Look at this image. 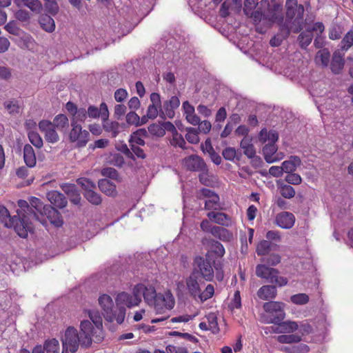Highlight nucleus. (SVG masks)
Returning a JSON list of instances; mask_svg holds the SVG:
<instances>
[{"label":"nucleus","instance_id":"1","mask_svg":"<svg viewBox=\"0 0 353 353\" xmlns=\"http://www.w3.org/2000/svg\"><path fill=\"white\" fill-rule=\"evenodd\" d=\"M19 209L17 210V215L20 219L19 225H16V232L21 238H26L28 232H33L32 221H41L39 214L32 210L29 203L23 199L17 201Z\"/></svg>","mask_w":353,"mask_h":353},{"label":"nucleus","instance_id":"2","mask_svg":"<svg viewBox=\"0 0 353 353\" xmlns=\"http://www.w3.org/2000/svg\"><path fill=\"white\" fill-rule=\"evenodd\" d=\"M99 303L102 309V314L108 322L112 323L114 320L118 324L124 321L126 309L123 306L114 307L112 298L108 294H103L99 298Z\"/></svg>","mask_w":353,"mask_h":353},{"label":"nucleus","instance_id":"3","mask_svg":"<svg viewBox=\"0 0 353 353\" xmlns=\"http://www.w3.org/2000/svg\"><path fill=\"white\" fill-rule=\"evenodd\" d=\"M204 280L199 277L196 270H192L190 275L185 279V284L183 281L177 283V290H181V288H185L188 294L193 299H196L200 294L201 286L203 285Z\"/></svg>","mask_w":353,"mask_h":353},{"label":"nucleus","instance_id":"4","mask_svg":"<svg viewBox=\"0 0 353 353\" xmlns=\"http://www.w3.org/2000/svg\"><path fill=\"white\" fill-rule=\"evenodd\" d=\"M192 270H196L199 277L206 281H212L214 279V270L208 256L205 258L196 256L194 260V268Z\"/></svg>","mask_w":353,"mask_h":353},{"label":"nucleus","instance_id":"5","mask_svg":"<svg viewBox=\"0 0 353 353\" xmlns=\"http://www.w3.org/2000/svg\"><path fill=\"white\" fill-rule=\"evenodd\" d=\"M63 351L62 353H68V350L71 352H77L79 345H81V337L77 333V330L73 327H69L65 332V334L61 338Z\"/></svg>","mask_w":353,"mask_h":353},{"label":"nucleus","instance_id":"6","mask_svg":"<svg viewBox=\"0 0 353 353\" xmlns=\"http://www.w3.org/2000/svg\"><path fill=\"white\" fill-rule=\"evenodd\" d=\"M285 8L287 21L293 23H300L303 21L304 7L298 4L297 0H286Z\"/></svg>","mask_w":353,"mask_h":353},{"label":"nucleus","instance_id":"7","mask_svg":"<svg viewBox=\"0 0 353 353\" xmlns=\"http://www.w3.org/2000/svg\"><path fill=\"white\" fill-rule=\"evenodd\" d=\"M182 165L190 172H200L206 170L207 165L204 159L197 154H191L182 160Z\"/></svg>","mask_w":353,"mask_h":353},{"label":"nucleus","instance_id":"8","mask_svg":"<svg viewBox=\"0 0 353 353\" xmlns=\"http://www.w3.org/2000/svg\"><path fill=\"white\" fill-rule=\"evenodd\" d=\"M39 216V219L43 225L45 224L46 221L43 220V216H46L49 221L57 228L61 227L63 221L61 213L51 205H46Z\"/></svg>","mask_w":353,"mask_h":353},{"label":"nucleus","instance_id":"9","mask_svg":"<svg viewBox=\"0 0 353 353\" xmlns=\"http://www.w3.org/2000/svg\"><path fill=\"white\" fill-rule=\"evenodd\" d=\"M134 291L136 296L141 299L143 297L145 302L149 305L155 302V298L158 294L154 286L145 285L143 283H138L134 285Z\"/></svg>","mask_w":353,"mask_h":353},{"label":"nucleus","instance_id":"10","mask_svg":"<svg viewBox=\"0 0 353 353\" xmlns=\"http://www.w3.org/2000/svg\"><path fill=\"white\" fill-rule=\"evenodd\" d=\"M40 131L44 134L46 141L50 143H55L59 141V136L53 126L52 122L48 120H41L39 123Z\"/></svg>","mask_w":353,"mask_h":353},{"label":"nucleus","instance_id":"11","mask_svg":"<svg viewBox=\"0 0 353 353\" xmlns=\"http://www.w3.org/2000/svg\"><path fill=\"white\" fill-rule=\"evenodd\" d=\"M141 302V299L136 296L134 287L132 290V294L125 292H122L116 297L117 306H126L132 307L138 305Z\"/></svg>","mask_w":353,"mask_h":353},{"label":"nucleus","instance_id":"12","mask_svg":"<svg viewBox=\"0 0 353 353\" xmlns=\"http://www.w3.org/2000/svg\"><path fill=\"white\" fill-rule=\"evenodd\" d=\"M81 345L88 347L92 343V338L94 336L95 329L88 320L82 321L80 325Z\"/></svg>","mask_w":353,"mask_h":353},{"label":"nucleus","instance_id":"13","mask_svg":"<svg viewBox=\"0 0 353 353\" xmlns=\"http://www.w3.org/2000/svg\"><path fill=\"white\" fill-rule=\"evenodd\" d=\"M61 188L68 196L72 203L77 205H80L81 197L76 185L72 183H63L61 185Z\"/></svg>","mask_w":353,"mask_h":353},{"label":"nucleus","instance_id":"14","mask_svg":"<svg viewBox=\"0 0 353 353\" xmlns=\"http://www.w3.org/2000/svg\"><path fill=\"white\" fill-rule=\"evenodd\" d=\"M46 197L54 208L63 209L68 204V200L64 194L57 190L48 192L46 194Z\"/></svg>","mask_w":353,"mask_h":353},{"label":"nucleus","instance_id":"15","mask_svg":"<svg viewBox=\"0 0 353 353\" xmlns=\"http://www.w3.org/2000/svg\"><path fill=\"white\" fill-rule=\"evenodd\" d=\"M0 219L4 223L7 228H14L16 231V225H19L20 219L16 215L10 216L8 210L3 205H0Z\"/></svg>","mask_w":353,"mask_h":353},{"label":"nucleus","instance_id":"16","mask_svg":"<svg viewBox=\"0 0 353 353\" xmlns=\"http://www.w3.org/2000/svg\"><path fill=\"white\" fill-rule=\"evenodd\" d=\"M180 105V100L178 97L172 96L170 99L163 102L162 108L165 113V117L173 119L175 116V110Z\"/></svg>","mask_w":353,"mask_h":353},{"label":"nucleus","instance_id":"17","mask_svg":"<svg viewBox=\"0 0 353 353\" xmlns=\"http://www.w3.org/2000/svg\"><path fill=\"white\" fill-rule=\"evenodd\" d=\"M295 222L294 214L289 212H282L276 216V224L283 229H290Z\"/></svg>","mask_w":353,"mask_h":353},{"label":"nucleus","instance_id":"18","mask_svg":"<svg viewBox=\"0 0 353 353\" xmlns=\"http://www.w3.org/2000/svg\"><path fill=\"white\" fill-rule=\"evenodd\" d=\"M279 274V271L273 268H270L265 264H259L256 267V275L258 277L267 279L270 283L273 278Z\"/></svg>","mask_w":353,"mask_h":353},{"label":"nucleus","instance_id":"19","mask_svg":"<svg viewBox=\"0 0 353 353\" xmlns=\"http://www.w3.org/2000/svg\"><path fill=\"white\" fill-rule=\"evenodd\" d=\"M279 274V271L273 268H270L265 264H259L256 267V275L258 277L267 279L270 283L273 278Z\"/></svg>","mask_w":353,"mask_h":353},{"label":"nucleus","instance_id":"20","mask_svg":"<svg viewBox=\"0 0 353 353\" xmlns=\"http://www.w3.org/2000/svg\"><path fill=\"white\" fill-rule=\"evenodd\" d=\"M344 55L345 52L339 49L333 53L330 68L334 74H339L343 69L345 64Z\"/></svg>","mask_w":353,"mask_h":353},{"label":"nucleus","instance_id":"21","mask_svg":"<svg viewBox=\"0 0 353 353\" xmlns=\"http://www.w3.org/2000/svg\"><path fill=\"white\" fill-rule=\"evenodd\" d=\"M99 190L104 194L110 196L117 195L116 185L107 179H101L98 182Z\"/></svg>","mask_w":353,"mask_h":353},{"label":"nucleus","instance_id":"22","mask_svg":"<svg viewBox=\"0 0 353 353\" xmlns=\"http://www.w3.org/2000/svg\"><path fill=\"white\" fill-rule=\"evenodd\" d=\"M277 290L274 285H263L257 291V296L262 300L273 299L276 296Z\"/></svg>","mask_w":353,"mask_h":353},{"label":"nucleus","instance_id":"23","mask_svg":"<svg viewBox=\"0 0 353 353\" xmlns=\"http://www.w3.org/2000/svg\"><path fill=\"white\" fill-rule=\"evenodd\" d=\"M14 4L19 7L26 6L35 13H40L43 9L39 0H14Z\"/></svg>","mask_w":353,"mask_h":353},{"label":"nucleus","instance_id":"24","mask_svg":"<svg viewBox=\"0 0 353 353\" xmlns=\"http://www.w3.org/2000/svg\"><path fill=\"white\" fill-rule=\"evenodd\" d=\"M301 164V159L298 156H291L290 159L282 163L281 168L283 172L287 174L296 171L297 167Z\"/></svg>","mask_w":353,"mask_h":353},{"label":"nucleus","instance_id":"25","mask_svg":"<svg viewBox=\"0 0 353 353\" xmlns=\"http://www.w3.org/2000/svg\"><path fill=\"white\" fill-rule=\"evenodd\" d=\"M23 160L28 168H32L36 165L35 152L30 144H26L23 147Z\"/></svg>","mask_w":353,"mask_h":353},{"label":"nucleus","instance_id":"26","mask_svg":"<svg viewBox=\"0 0 353 353\" xmlns=\"http://www.w3.org/2000/svg\"><path fill=\"white\" fill-rule=\"evenodd\" d=\"M211 234L222 241L229 242L233 239V234L231 232L225 228L220 226H213Z\"/></svg>","mask_w":353,"mask_h":353},{"label":"nucleus","instance_id":"27","mask_svg":"<svg viewBox=\"0 0 353 353\" xmlns=\"http://www.w3.org/2000/svg\"><path fill=\"white\" fill-rule=\"evenodd\" d=\"M41 28L47 32H52L55 30V22L51 16L44 14L39 18Z\"/></svg>","mask_w":353,"mask_h":353},{"label":"nucleus","instance_id":"28","mask_svg":"<svg viewBox=\"0 0 353 353\" xmlns=\"http://www.w3.org/2000/svg\"><path fill=\"white\" fill-rule=\"evenodd\" d=\"M263 154L265 161L268 163H272L276 161L278 159L274 157V154L277 151V146L274 143L265 144L263 148Z\"/></svg>","mask_w":353,"mask_h":353},{"label":"nucleus","instance_id":"29","mask_svg":"<svg viewBox=\"0 0 353 353\" xmlns=\"http://www.w3.org/2000/svg\"><path fill=\"white\" fill-rule=\"evenodd\" d=\"M313 32L311 30H306L299 35L298 41L299 46L302 49H306L307 47L311 43L313 39Z\"/></svg>","mask_w":353,"mask_h":353},{"label":"nucleus","instance_id":"30","mask_svg":"<svg viewBox=\"0 0 353 353\" xmlns=\"http://www.w3.org/2000/svg\"><path fill=\"white\" fill-rule=\"evenodd\" d=\"M150 305H153L157 312H161L163 308L171 309L174 305V302L171 305H168L167 300L165 299L163 294L159 293L156 298L155 302L152 303Z\"/></svg>","mask_w":353,"mask_h":353},{"label":"nucleus","instance_id":"31","mask_svg":"<svg viewBox=\"0 0 353 353\" xmlns=\"http://www.w3.org/2000/svg\"><path fill=\"white\" fill-rule=\"evenodd\" d=\"M52 124L59 130L63 131L69 126V121L65 114H59L54 117Z\"/></svg>","mask_w":353,"mask_h":353},{"label":"nucleus","instance_id":"32","mask_svg":"<svg viewBox=\"0 0 353 353\" xmlns=\"http://www.w3.org/2000/svg\"><path fill=\"white\" fill-rule=\"evenodd\" d=\"M353 46V30L348 31L339 45V50L346 52Z\"/></svg>","mask_w":353,"mask_h":353},{"label":"nucleus","instance_id":"33","mask_svg":"<svg viewBox=\"0 0 353 353\" xmlns=\"http://www.w3.org/2000/svg\"><path fill=\"white\" fill-rule=\"evenodd\" d=\"M279 326L280 330L277 331L278 333H293L299 329V324L292 321H283Z\"/></svg>","mask_w":353,"mask_h":353},{"label":"nucleus","instance_id":"34","mask_svg":"<svg viewBox=\"0 0 353 353\" xmlns=\"http://www.w3.org/2000/svg\"><path fill=\"white\" fill-rule=\"evenodd\" d=\"M301 340V336L296 334H282L277 336V341L280 343H299Z\"/></svg>","mask_w":353,"mask_h":353},{"label":"nucleus","instance_id":"35","mask_svg":"<svg viewBox=\"0 0 353 353\" xmlns=\"http://www.w3.org/2000/svg\"><path fill=\"white\" fill-rule=\"evenodd\" d=\"M103 128L105 132H111L112 137H116L119 132V123L117 121H110L108 119L103 120Z\"/></svg>","mask_w":353,"mask_h":353},{"label":"nucleus","instance_id":"36","mask_svg":"<svg viewBox=\"0 0 353 353\" xmlns=\"http://www.w3.org/2000/svg\"><path fill=\"white\" fill-rule=\"evenodd\" d=\"M46 353H59V343L56 339L46 340L43 347Z\"/></svg>","mask_w":353,"mask_h":353},{"label":"nucleus","instance_id":"37","mask_svg":"<svg viewBox=\"0 0 353 353\" xmlns=\"http://www.w3.org/2000/svg\"><path fill=\"white\" fill-rule=\"evenodd\" d=\"M83 196L88 202L93 205H98L101 203V197L99 194L94 191V190L84 192Z\"/></svg>","mask_w":353,"mask_h":353},{"label":"nucleus","instance_id":"38","mask_svg":"<svg viewBox=\"0 0 353 353\" xmlns=\"http://www.w3.org/2000/svg\"><path fill=\"white\" fill-rule=\"evenodd\" d=\"M77 183L81 187L84 192L95 190L97 188L95 183L88 178H79L77 180Z\"/></svg>","mask_w":353,"mask_h":353},{"label":"nucleus","instance_id":"39","mask_svg":"<svg viewBox=\"0 0 353 353\" xmlns=\"http://www.w3.org/2000/svg\"><path fill=\"white\" fill-rule=\"evenodd\" d=\"M88 316L90 320L96 326L97 330H101L103 327L102 317L100 312L98 310H93L88 311Z\"/></svg>","mask_w":353,"mask_h":353},{"label":"nucleus","instance_id":"40","mask_svg":"<svg viewBox=\"0 0 353 353\" xmlns=\"http://www.w3.org/2000/svg\"><path fill=\"white\" fill-rule=\"evenodd\" d=\"M281 257L277 254L265 255L261 259L262 262L268 266H275L281 262Z\"/></svg>","mask_w":353,"mask_h":353},{"label":"nucleus","instance_id":"41","mask_svg":"<svg viewBox=\"0 0 353 353\" xmlns=\"http://www.w3.org/2000/svg\"><path fill=\"white\" fill-rule=\"evenodd\" d=\"M186 132L185 139L189 143L196 144L199 141L198 129L189 127L186 128Z\"/></svg>","mask_w":353,"mask_h":353},{"label":"nucleus","instance_id":"42","mask_svg":"<svg viewBox=\"0 0 353 353\" xmlns=\"http://www.w3.org/2000/svg\"><path fill=\"white\" fill-rule=\"evenodd\" d=\"M264 310L270 314H274L281 308L283 307V303L277 301L266 302L263 304Z\"/></svg>","mask_w":353,"mask_h":353},{"label":"nucleus","instance_id":"43","mask_svg":"<svg viewBox=\"0 0 353 353\" xmlns=\"http://www.w3.org/2000/svg\"><path fill=\"white\" fill-rule=\"evenodd\" d=\"M292 22H289L286 19L282 23L278 24L279 26V32L277 34L281 35V38L287 39L291 32V28L290 27V24Z\"/></svg>","mask_w":353,"mask_h":353},{"label":"nucleus","instance_id":"44","mask_svg":"<svg viewBox=\"0 0 353 353\" xmlns=\"http://www.w3.org/2000/svg\"><path fill=\"white\" fill-rule=\"evenodd\" d=\"M3 105L10 114H18L19 112L20 106L17 100L12 99L6 101L4 102Z\"/></svg>","mask_w":353,"mask_h":353},{"label":"nucleus","instance_id":"45","mask_svg":"<svg viewBox=\"0 0 353 353\" xmlns=\"http://www.w3.org/2000/svg\"><path fill=\"white\" fill-rule=\"evenodd\" d=\"M151 105L159 106L160 112V117L165 119V113L162 108L161 96L157 92H152L150 96Z\"/></svg>","mask_w":353,"mask_h":353},{"label":"nucleus","instance_id":"46","mask_svg":"<svg viewBox=\"0 0 353 353\" xmlns=\"http://www.w3.org/2000/svg\"><path fill=\"white\" fill-rule=\"evenodd\" d=\"M270 241L268 240H262L257 245L256 253L259 256H265L270 251Z\"/></svg>","mask_w":353,"mask_h":353},{"label":"nucleus","instance_id":"47","mask_svg":"<svg viewBox=\"0 0 353 353\" xmlns=\"http://www.w3.org/2000/svg\"><path fill=\"white\" fill-rule=\"evenodd\" d=\"M214 293V286L211 284H208L205 290L202 292L200 291V294L198 295L197 298L201 301L204 302L206 300L210 299L212 297Z\"/></svg>","mask_w":353,"mask_h":353},{"label":"nucleus","instance_id":"48","mask_svg":"<svg viewBox=\"0 0 353 353\" xmlns=\"http://www.w3.org/2000/svg\"><path fill=\"white\" fill-rule=\"evenodd\" d=\"M222 155L227 161H234L235 159L237 161L240 160V157H237V152L234 148L227 147L222 151Z\"/></svg>","mask_w":353,"mask_h":353},{"label":"nucleus","instance_id":"49","mask_svg":"<svg viewBox=\"0 0 353 353\" xmlns=\"http://www.w3.org/2000/svg\"><path fill=\"white\" fill-rule=\"evenodd\" d=\"M28 139L30 143L36 148L40 149L43 147V143L41 136L37 132L31 131L28 133Z\"/></svg>","mask_w":353,"mask_h":353},{"label":"nucleus","instance_id":"50","mask_svg":"<svg viewBox=\"0 0 353 353\" xmlns=\"http://www.w3.org/2000/svg\"><path fill=\"white\" fill-rule=\"evenodd\" d=\"M211 250L219 257L223 256L225 254V248L223 245L219 241L210 239V240Z\"/></svg>","mask_w":353,"mask_h":353},{"label":"nucleus","instance_id":"51","mask_svg":"<svg viewBox=\"0 0 353 353\" xmlns=\"http://www.w3.org/2000/svg\"><path fill=\"white\" fill-rule=\"evenodd\" d=\"M29 205L38 214H40L46 206V205H44L39 199L34 196H32L30 198Z\"/></svg>","mask_w":353,"mask_h":353},{"label":"nucleus","instance_id":"52","mask_svg":"<svg viewBox=\"0 0 353 353\" xmlns=\"http://www.w3.org/2000/svg\"><path fill=\"white\" fill-rule=\"evenodd\" d=\"M45 10L51 15L55 16L59 10L56 0H47L44 3Z\"/></svg>","mask_w":353,"mask_h":353},{"label":"nucleus","instance_id":"53","mask_svg":"<svg viewBox=\"0 0 353 353\" xmlns=\"http://www.w3.org/2000/svg\"><path fill=\"white\" fill-rule=\"evenodd\" d=\"M280 193L285 199H292L295 195V190L290 185L283 184L280 186Z\"/></svg>","mask_w":353,"mask_h":353},{"label":"nucleus","instance_id":"54","mask_svg":"<svg viewBox=\"0 0 353 353\" xmlns=\"http://www.w3.org/2000/svg\"><path fill=\"white\" fill-rule=\"evenodd\" d=\"M263 135L268 136V141H270V143L275 144L279 139V134L274 130L268 132L265 128L262 129L260 132V137L263 138Z\"/></svg>","mask_w":353,"mask_h":353},{"label":"nucleus","instance_id":"55","mask_svg":"<svg viewBox=\"0 0 353 353\" xmlns=\"http://www.w3.org/2000/svg\"><path fill=\"white\" fill-rule=\"evenodd\" d=\"M71 125L72 128L69 135L70 141L71 142H76V141L78 139V136L82 129V127L81 125L77 124L75 121H72Z\"/></svg>","mask_w":353,"mask_h":353},{"label":"nucleus","instance_id":"56","mask_svg":"<svg viewBox=\"0 0 353 353\" xmlns=\"http://www.w3.org/2000/svg\"><path fill=\"white\" fill-rule=\"evenodd\" d=\"M219 195L214 196L212 198L207 199L205 201L204 209L206 210H217L219 205Z\"/></svg>","mask_w":353,"mask_h":353},{"label":"nucleus","instance_id":"57","mask_svg":"<svg viewBox=\"0 0 353 353\" xmlns=\"http://www.w3.org/2000/svg\"><path fill=\"white\" fill-rule=\"evenodd\" d=\"M291 301L296 305H304L308 303L309 296L304 293L292 295L290 298Z\"/></svg>","mask_w":353,"mask_h":353},{"label":"nucleus","instance_id":"58","mask_svg":"<svg viewBox=\"0 0 353 353\" xmlns=\"http://www.w3.org/2000/svg\"><path fill=\"white\" fill-rule=\"evenodd\" d=\"M90 133L87 130H81L78 136V139L76 141L77 146L78 148H83L85 146L89 140Z\"/></svg>","mask_w":353,"mask_h":353},{"label":"nucleus","instance_id":"59","mask_svg":"<svg viewBox=\"0 0 353 353\" xmlns=\"http://www.w3.org/2000/svg\"><path fill=\"white\" fill-rule=\"evenodd\" d=\"M148 132L152 134L159 137H163L165 135L164 129L162 128V125H160L157 123H152L148 126Z\"/></svg>","mask_w":353,"mask_h":353},{"label":"nucleus","instance_id":"60","mask_svg":"<svg viewBox=\"0 0 353 353\" xmlns=\"http://www.w3.org/2000/svg\"><path fill=\"white\" fill-rule=\"evenodd\" d=\"M101 174L102 176L110 178L111 179L117 180L119 178L118 171L110 167L104 168L101 170Z\"/></svg>","mask_w":353,"mask_h":353},{"label":"nucleus","instance_id":"61","mask_svg":"<svg viewBox=\"0 0 353 353\" xmlns=\"http://www.w3.org/2000/svg\"><path fill=\"white\" fill-rule=\"evenodd\" d=\"M285 181L289 184L299 185L302 182V179L299 174L294 173V172L287 174L285 177Z\"/></svg>","mask_w":353,"mask_h":353},{"label":"nucleus","instance_id":"62","mask_svg":"<svg viewBox=\"0 0 353 353\" xmlns=\"http://www.w3.org/2000/svg\"><path fill=\"white\" fill-rule=\"evenodd\" d=\"M272 314V319L270 322L275 325H279L285 318V312L283 310V307L281 308L280 310L276 311L274 314Z\"/></svg>","mask_w":353,"mask_h":353},{"label":"nucleus","instance_id":"63","mask_svg":"<svg viewBox=\"0 0 353 353\" xmlns=\"http://www.w3.org/2000/svg\"><path fill=\"white\" fill-rule=\"evenodd\" d=\"M216 195H217V194L214 191L205 188H203L198 191L196 197L199 199H203L204 198L209 199Z\"/></svg>","mask_w":353,"mask_h":353},{"label":"nucleus","instance_id":"64","mask_svg":"<svg viewBox=\"0 0 353 353\" xmlns=\"http://www.w3.org/2000/svg\"><path fill=\"white\" fill-rule=\"evenodd\" d=\"M110 163L116 167L121 168L125 163V161L123 157L121 154L115 153L111 155L110 158Z\"/></svg>","mask_w":353,"mask_h":353}]
</instances>
